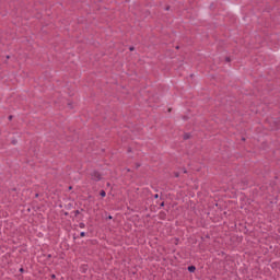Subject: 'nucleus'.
<instances>
[{
    "label": "nucleus",
    "mask_w": 280,
    "mask_h": 280,
    "mask_svg": "<svg viewBox=\"0 0 280 280\" xmlns=\"http://www.w3.org/2000/svg\"><path fill=\"white\" fill-rule=\"evenodd\" d=\"M86 234L84 232H81L80 236L84 237Z\"/></svg>",
    "instance_id": "4"
},
{
    "label": "nucleus",
    "mask_w": 280,
    "mask_h": 280,
    "mask_svg": "<svg viewBox=\"0 0 280 280\" xmlns=\"http://www.w3.org/2000/svg\"><path fill=\"white\" fill-rule=\"evenodd\" d=\"M108 219H109V220H113V217H112V215H109V217H108Z\"/></svg>",
    "instance_id": "7"
},
{
    "label": "nucleus",
    "mask_w": 280,
    "mask_h": 280,
    "mask_svg": "<svg viewBox=\"0 0 280 280\" xmlns=\"http://www.w3.org/2000/svg\"><path fill=\"white\" fill-rule=\"evenodd\" d=\"M188 270H189V272H196V267L195 266H190V267H188Z\"/></svg>",
    "instance_id": "2"
},
{
    "label": "nucleus",
    "mask_w": 280,
    "mask_h": 280,
    "mask_svg": "<svg viewBox=\"0 0 280 280\" xmlns=\"http://www.w3.org/2000/svg\"><path fill=\"white\" fill-rule=\"evenodd\" d=\"M80 228H81V229H84V224H83V223H81V224H80Z\"/></svg>",
    "instance_id": "5"
},
{
    "label": "nucleus",
    "mask_w": 280,
    "mask_h": 280,
    "mask_svg": "<svg viewBox=\"0 0 280 280\" xmlns=\"http://www.w3.org/2000/svg\"><path fill=\"white\" fill-rule=\"evenodd\" d=\"M51 278H52V279H56V275H52Z\"/></svg>",
    "instance_id": "6"
},
{
    "label": "nucleus",
    "mask_w": 280,
    "mask_h": 280,
    "mask_svg": "<svg viewBox=\"0 0 280 280\" xmlns=\"http://www.w3.org/2000/svg\"><path fill=\"white\" fill-rule=\"evenodd\" d=\"M100 195L102 196V198H106V191L101 190Z\"/></svg>",
    "instance_id": "3"
},
{
    "label": "nucleus",
    "mask_w": 280,
    "mask_h": 280,
    "mask_svg": "<svg viewBox=\"0 0 280 280\" xmlns=\"http://www.w3.org/2000/svg\"><path fill=\"white\" fill-rule=\"evenodd\" d=\"M92 180H102V175L97 171L91 173Z\"/></svg>",
    "instance_id": "1"
},
{
    "label": "nucleus",
    "mask_w": 280,
    "mask_h": 280,
    "mask_svg": "<svg viewBox=\"0 0 280 280\" xmlns=\"http://www.w3.org/2000/svg\"><path fill=\"white\" fill-rule=\"evenodd\" d=\"M135 48H130V51H132Z\"/></svg>",
    "instance_id": "8"
}]
</instances>
